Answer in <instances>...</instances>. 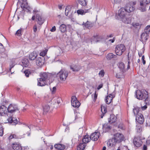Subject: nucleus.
I'll use <instances>...</instances> for the list:
<instances>
[{
	"label": "nucleus",
	"instance_id": "nucleus-1",
	"mask_svg": "<svg viewBox=\"0 0 150 150\" xmlns=\"http://www.w3.org/2000/svg\"><path fill=\"white\" fill-rule=\"evenodd\" d=\"M130 4L126 5L125 8H121L118 11V15L121 18L127 16V12L130 13L134 10V8L132 6H130Z\"/></svg>",
	"mask_w": 150,
	"mask_h": 150
},
{
	"label": "nucleus",
	"instance_id": "nucleus-2",
	"mask_svg": "<svg viewBox=\"0 0 150 150\" xmlns=\"http://www.w3.org/2000/svg\"><path fill=\"white\" fill-rule=\"evenodd\" d=\"M48 75L46 73H43L41 74L40 78L38 79V85L41 86H45L47 84L46 80Z\"/></svg>",
	"mask_w": 150,
	"mask_h": 150
},
{
	"label": "nucleus",
	"instance_id": "nucleus-3",
	"mask_svg": "<svg viewBox=\"0 0 150 150\" xmlns=\"http://www.w3.org/2000/svg\"><path fill=\"white\" fill-rule=\"evenodd\" d=\"M136 97L139 100L145 99L148 97V93L146 91L143 90L141 91L139 90H137L136 92Z\"/></svg>",
	"mask_w": 150,
	"mask_h": 150
},
{
	"label": "nucleus",
	"instance_id": "nucleus-4",
	"mask_svg": "<svg viewBox=\"0 0 150 150\" xmlns=\"http://www.w3.org/2000/svg\"><path fill=\"white\" fill-rule=\"evenodd\" d=\"M126 48L123 44H120L117 45L115 48V52L117 55H121L125 51Z\"/></svg>",
	"mask_w": 150,
	"mask_h": 150
},
{
	"label": "nucleus",
	"instance_id": "nucleus-5",
	"mask_svg": "<svg viewBox=\"0 0 150 150\" xmlns=\"http://www.w3.org/2000/svg\"><path fill=\"white\" fill-rule=\"evenodd\" d=\"M140 6L139 10L142 12L146 11V5L150 3V0H138Z\"/></svg>",
	"mask_w": 150,
	"mask_h": 150
},
{
	"label": "nucleus",
	"instance_id": "nucleus-6",
	"mask_svg": "<svg viewBox=\"0 0 150 150\" xmlns=\"http://www.w3.org/2000/svg\"><path fill=\"white\" fill-rule=\"evenodd\" d=\"M125 137L121 133H117L114 134L113 140L115 142L120 143L123 141Z\"/></svg>",
	"mask_w": 150,
	"mask_h": 150
},
{
	"label": "nucleus",
	"instance_id": "nucleus-7",
	"mask_svg": "<svg viewBox=\"0 0 150 150\" xmlns=\"http://www.w3.org/2000/svg\"><path fill=\"white\" fill-rule=\"evenodd\" d=\"M57 74L59 76L61 80L64 81L68 76V73L67 71L62 69Z\"/></svg>",
	"mask_w": 150,
	"mask_h": 150
},
{
	"label": "nucleus",
	"instance_id": "nucleus-8",
	"mask_svg": "<svg viewBox=\"0 0 150 150\" xmlns=\"http://www.w3.org/2000/svg\"><path fill=\"white\" fill-rule=\"evenodd\" d=\"M71 104L74 107H79L80 105V103L77 100L76 97L75 96H72L71 100Z\"/></svg>",
	"mask_w": 150,
	"mask_h": 150
},
{
	"label": "nucleus",
	"instance_id": "nucleus-9",
	"mask_svg": "<svg viewBox=\"0 0 150 150\" xmlns=\"http://www.w3.org/2000/svg\"><path fill=\"white\" fill-rule=\"evenodd\" d=\"M44 62L45 58L44 57H38L36 59V64L39 67H41L44 64Z\"/></svg>",
	"mask_w": 150,
	"mask_h": 150
},
{
	"label": "nucleus",
	"instance_id": "nucleus-10",
	"mask_svg": "<svg viewBox=\"0 0 150 150\" xmlns=\"http://www.w3.org/2000/svg\"><path fill=\"white\" fill-rule=\"evenodd\" d=\"M36 18L37 20V23L39 25H42L44 22V19L42 17L41 14L39 13L36 14Z\"/></svg>",
	"mask_w": 150,
	"mask_h": 150
},
{
	"label": "nucleus",
	"instance_id": "nucleus-11",
	"mask_svg": "<svg viewBox=\"0 0 150 150\" xmlns=\"http://www.w3.org/2000/svg\"><path fill=\"white\" fill-rule=\"evenodd\" d=\"M136 120L139 124H142L144 121L143 116L141 113L139 114L136 115Z\"/></svg>",
	"mask_w": 150,
	"mask_h": 150
},
{
	"label": "nucleus",
	"instance_id": "nucleus-12",
	"mask_svg": "<svg viewBox=\"0 0 150 150\" xmlns=\"http://www.w3.org/2000/svg\"><path fill=\"white\" fill-rule=\"evenodd\" d=\"M7 107L2 105L0 107V115L1 116H5L7 114Z\"/></svg>",
	"mask_w": 150,
	"mask_h": 150
},
{
	"label": "nucleus",
	"instance_id": "nucleus-13",
	"mask_svg": "<svg viewBox=\"0 0 150 150\" xmlns=\"http://www.w3.org/2000/svg\"><path fill=\"white\" fill-rule=\"evenodd\" d=\"M7 110L8 112L12 113L18 110V109L16 105L10 104L8 107Z\"/></svg>",
	"mask_w": 150,
	"mask_h": 150
},
{
	"label": "nucleus",
	"instance_id": "nucleus-14",
	"mask_svg": "<svg viewBox=\"0 0 150 150\" xmlns=\"http://www.w3.org/2000/svg\"><path fill=\"white\" fill-rule=\"evenodd\" d=\"M100 133L99 132H95L93 133L90 136L91 139L94 141H97L99 138Z\"/></svg>",
	"mask_w": 150,
	"mask_h": 150
},
{
	"label": "nucleus",
	"instance_id": "nucleus-15",
	"mask_svg": "<svg viewBox=\"0 0 150 150\" xmlns=\"http://www.w3.org/2000/svg\"><path fill=\"white\" fill-rule=\"evenodd\" d=\"M70 68L73 71H78L81 68V67L78 65L72 64L70 66Z\"/></svg>",
	"mask_w": 150,
	"mask_h": 150
},
{
	"label": "nucleus",
	"instance_id": "nucleus-16",
	"mask_svg": "<svg viewBox=\"0 0 150 150\" xmlns=\"http://www.w3.org/2000/svg\"><path fill=\"white\" fill-rule=\"evenodd\" d=\"M12 148L15 150H22V148L21 145L15 142L12 144Z\"/></svg>",
	"mask_w": 150,
	"mask_h": 150
},
{
	"label": "nucleus",
	"instance_id": "nucleus-17",
	"mask_svg": "<svg viewBox=\"0 0 150 150\" xmlns=\"http://www.w3.org/2000/svg\"><path fill=\"white\" fill-rule=\"evenodd\" d=\"M117 119V117L114 115H111L110 117L108 119V122L112 124L115 122Z\"/></svg>",
	"mask_w": 150,
	"mask_h": 150
},
{
	"label": "nucleus",
	"instance_id": "nucleus-18",
	"mask_svg": "<svg viewBox=\"0 0 150 150\" xmlns=\"http://www.w3.org/2000/svg\"><path fill=\"white\" fill-rule=\"evenodd\" d=\"M127 16L121 18L122 21L126 24H129L131 22V19L130 17H127Z\"/></svg>",
	"mask_w": 150,
	"mask_h": 150
},
{
	"label": "nucleus",
	"instance_id": "nucleus-19",
	"mask_svg": "<svg viewBox=\"0 0 150 150\" xmlns=\"http://www.w3.org/2000/svg\"><path fill=\"white\" fill-rule=\"evenodd\" d=\"M149 38V35L148 34L146 33L143 32L141 35V39L142 41H146Z\"/></svg>",
	"mask_w": 150,
	"mask_h": 150
},
{
	"label": "nucleus",
	"instance_id": "nucleus-20",
	"mask_svg": "<svg viewBox=\"0 0 150 150\" xmlns=\"http://www.w3.org/2000/svg\"><path fill=\"white\" fill-rule=\"evenodd\" d=\"M133 143L135 146L137 147H139L142 145V142L140 140H138L136 138H135L134 139Z\"/></svg>",
	"mask_w": 150,
	"mask_h": 150
},
{
	"label": "nucleus",
	"instance_id": "nucleus-21",
	"mask_svg": "<svg viewBox=\"0 0 150 150\" xmlns=\"http://www.w3.org/2000/svg\"><path fill=\"white\" fill-rule=\"evenodd\" d=\"M8 120L9 122L13 123V125H15L17 123V119L14 117H10L8 119Z\"/></svg>",
	"mask_w": 150,
	"mask_h": 150
},
{
	"label": "nucleus",
	"instance_id": "nucleus-22",
	"mask_svg": "<svg viewBox=\"0 0 150 150\" xmlns=\"http://www.w3.org/2000/svg\"><path fill=\"white\" fill-rule=\"evenodd\" d=\"M112 99V95L110 94L106 97L105 102L108 104H110L111 102Z\"/></svg>",
	"mask_w": 150,
	"mask_h": 150
},
{
	"label": "nucleus",
	"instance_id": "nucleus-23",
	"mask_svg": "<svg viewBox=\"0 0 150 150\" xmlns=\"http://www.w3.org/2000/svg\"><path fill=\"white\" fill-rule=\"evenodd\" d=\"M91 140L90 136L88 135H86L84 136L83 138L82 142L86 144L90 142Z\"/></svg>",
	"mask_w": 150,
	"mask_h": 150
},
{
	"label": "nucleus",
	"instance_id": "nucleus-24",
	"mask_svg": "<svg viewBox=\"0 0 150 150\" xmlns=\"http://www.w3.org/2000/svg\"><path fill=\"white\" fill-rule=\"evenodd\" d=\"M37 55V54L36 53L33 52L29 55V59L31 60H33L35 59H36Z\"/></svg>",
	"mask_w": 150,
	"mask_h": 150
},
{
	"label": "nucleus",
	"instance_id": "nucleus-25",
	"mask_svg": "<svg viewBox=\"0 0 150 150\" xmlns=\"http://www.w3.org/2000/svg\"><path fill=\"white\" fill-rule=\"evenodd\" d=\"M54 147L55 149L60 150H63L65 148V146L64 145L60 144L55 145Z\"/></svg>",
	"mask_w": 150,
	"mask_h": 150
},
{
	"label": "nucleus",
	"instance_id": "nucleus-26",
	"mask_svg": "<svg viewBox=\"0 0 150 150\" xmlns=\"http://www.w3.org/2000/svg\"><path fill=\"white\" fill-rule=\"evenodd\" d=\"M140 110H141L140 108L137 106L134 107L133 109V112L135 116L141 113L139 112Z\"/></svg>",
	"mask_w": 150,
	"mask_h": 150
},
{
	"label": "nucleus",
	"instance_id": "nucleus-27",
	"mask_svg": "<svg viewBox=\"0 0 150 150\" xmlns=\"http://www.w3.org/2000/svg\"><path fill=\"white\" fill-rule=\"evenodd\" d=\"M83 26L86 28L88 29L91 28L93 26V24L90 22L87 21L85 23L83 24Z\"/></svg>",
	"mask_w": 150,
	"mask_h": 150
},
{
	"label": "nucleus",
	"instance_id": "nucleus-28",
	"mask_svg": "<svg viewBox=\"0 0 150 150\" xmlns=\"http://www.w3.org/2000/svg\"><path fill=\"white\" fill-rule=\"evenodd\" d=\"M86 144L84 143L83 142L80 143L77 146V149L78 150H83L86 146Z\"/></svg>",
	"mask_w": 150,
	"mask_h": 150
},
{
	"label": "nucleus",
	"instance_id": "nucleus-29",
	"mask_svg": "<svg viewBox=\"0 0 150 150\" xmlns=\"http://www.w3.org/2000/svg\"><path fill=\"white\" fill-rule=\"evenodd\" d=\"M88 12V10H85V11L82 9H80L77 10V13L78 14L81 15H84L86 13Z\"/></svg>",
	"mask_w": 150,
	"mask_h": 150
},
{
	"label": "nucleus",
	"instance_id": "nucleus-30",
	"mask_svg": "<svg viewBox=\"0 0 150 150\" xmlns=\"http://www.w3.org/2000/svg\"><path fill=\"white\" fill-rule=\"evenodd\" d=\"M60 31L62 33H64L66 31V26L64 24H62L59 27Z\"/></svg>",
	"mask_w": 150,
	"mask_h": 150
},
{
	"label": "nucleus",
	"instance_id": "nucleus-31",
	"mask_svg": "<svg viewBox=\"0 0 150 150\" xmlns=\"http://www.w3.org/2000/svg\"><path fill=\"white\" fill-rule=\"evenodd\" d=\"M62 101L61 98L60 97H55L54 98L53 100V101L54 103H57L58 104H59L61 103Z\"/></svg>",
	"mask_w": 150,
	"mask_h": 150
},
{
	"label": "nucleus",
	"instance_id": "nucleus-32",
	"mask_svg": "<svg viewBox=\"0 0 150 150\" xmlns=\"http://www.w3.org/2000/svg\"><path fill=\"white\" fill-rule=\"evenodd\" d=\"M142 24L138 23H134L132 24L133 26L136 28L139 29L141 28Z\"/></svg>",
	"mask_w": 150,
	"mask_h": 150
},
{
	"label": "nucleus",
	"instance_id": "nucleus-33",
	"mask_svg": "<svg viewBox=\"0 0 150 150\" xmlns=\"http://www.w3.org/2000/svg\"><path fill=\"white\" fill-rule=\"evenodd\" d=\"M116 56V55H114L112 53H109L107 54L106 57L107 60H110L114 57V56Z\"/></svg>",
	"mask_w": 150,
	"mask_h": 150
},
{
	"label": "nucleus",
	"instance_id": "nucleus-34",
	"mask_svg": "<svg viewBox=\"0 0 150 150\" xmlns=\"http://www.w3.org/2000/svg\"><path fill=\"white\" fill-rule=\"evenodd\" d=\"M118 67L121 71L124 72L125 71V65L123 63H120L119 64Z\"/></svg>",
	"mask_w": 150,
	"mask_h": 150
},
{
	"label": "nucleus",
	"instance_id": "nucleus-35",
	"mask_svg": "<svg viewBox=\"0 0 150 150\" xmlns=\"http://www.w3.org/2000/svg\"><path fill=\"white\" fill-rule=\"evenodd\" d=\"M43 110L44 112H47L50 109L49 106L47 105H45L43 106Z\"/></svg>",
	"mask_w": 150,
	"mask_h": 150
},
{
	"label": "nucleus",
	"instance_id": "nucleus-36",
	"mask_svg": "<svg viewBox=\"0 0 150 150\" xmlns=\"http://www.w3.org/2000/svg\"><path fill=\"white\" fill-rule=\"evenodd\" d=\"M22 63L23 66L26 67L28 66L29 61L28 59H25L23 60Z\"/></svg>",
	"mask_w": 150,
	"mask_h": 150
},
{
	"label": "nucleus",
	"instance_id": "nucleus-37",
	"mask_svg": "<svg viewBox=\"0 0 150 150\" xmlns=\"http://www.w3.org/2000/svg\"><path fill=\"white\" fill-rule=\"evenodd\" d=\"M123 72L122 71H121V72L118 73L116 74V77L117 78H123L124 77V74L123 72Z\"/></svg>",
	"mask_w": 150,
	"mask_h": 150
},
{
	"label": "nucleus",
	"instance_id": "nucleus-38",
	"mask_svg": "<svg viewBox=\"0 0 150 150\" xmlns=\"http://www.w3.org/2000/svg\"><path fill=\"white\" fill-rule=\"evenodd\" d=\"M113 141H114L113 139H110L107 142V145L108 146L111 147L115 144V143L112 142Z\"/></svg>",
	"mask_w": 150,
	"mask_h": 150
},
{
	"label": "nucleus",
	"instance_id": "nucleus-39",
	"mask_svg": "<svg viewBox=\"0 0 150 150\" xmlns=\"http://www.w3.org/2000/svg\"><path fill=\"white\" fill-rule=\"evenodd\" d=\"M79 3L82 6H85L86 5L87 3L86 0H78Z\"/></svg>",
	"mask_w": 150,
	"mask_h": 150
},
{
	"label": "nucleus",
	"instance_id": "nucleus-40",
	"mask_svg": "<svg viewBox=\"0 0 150 150\" xmlns=\"http://www.w3.org/2000/svg\"><path fill=\"white\" fill-rule=\"evenodd\" d=\"M103 129L104 130H105L106 131H107L110 129V127L106 124H105L103 125Z\"/></svg>",
	"mask_w": 150,
	"mask_h": 150
},
{
	"label": "nucleus",
	"instance_id": "nucleus-41",
	"mask_svg": "<svg viewBox=\"0 0 150 150\" xmlns=\"http://www.w3.org/2000/svg\"><path fill=\"white\" fill-rule=\"evenodd\" d=\"M18 136H17L15 134H11L9 137L8 139L11 140L13 139H18Z\"/></svg>",
	"mask_w": 150,
	"mask_h": 150
},
{
	"label": "nucleus",
	"instance_id": "nucleus-42",
	"mask_svg": "<svg viewBox=\"0 0 150 150\" xmlns=\"http://www.w3.org/2000/svg\"><path fill=\"white\" fill-rule=\"evenodd\" d=\"M71 10V7L69 6H67L65 10V14L67 16L68 15L69 12Z\"/></svg>",
	"mask_w": 150,
	"mask_h": 150
},
{
	"label": "nucleus",
	"instance_id": "nucleus-43",
	"mask_svg": "<svg viewBox=\"0 0 150 150\" xmlns=\"http://www.w3.org/2000/svg\"><path fill=\"white\" fill-rule=\"evenodd\" d=\"M144 32L148 34H150V25L146 27L144 29Z\"/></svg>",
	"mask_w": 150,
	"mask_h": 150
},
{
	"label": "nucleus",
	"instance_id": "nucleus-44",
	"mask_svg": "<svg viewBox=\"0 0 150 150\" xmlns=\"http://www.w3.org/2000/svg\"><path fill=\"white\" fill-rule=\"evenodd\" d=\"M25 130H27V134H28V136H29L30 135V127H29V126H26L25 127Z\"/></svg>",
	"mask_w": 150,
	"mask_h": 150
},
{
	"label": "nucleus",
	"instance_id": "nucleus-45",
	"mask_svg": "<svg viewBox=\"0 0 150 150\" xmlns=\"http://www.w3.org/2000/svg\"><path fill=\"white\" fill-rule=\"evenodd\" d=\"M101 111L102 113L105 114L107 112V109L104 106H102L101 107Z\"/></svg>",
	"mask_w": 150,
	"mask_h": 150
},
{
	"label": "nucleus",
	"instance_id": "nucleus-46",
	"mask_svg": "<svg viewBox=\"0 0 150 150\" xmlns=\"http://www.w3.org/2000/svg\"><path fill=\"white\" fill-rule=\"evenodd\" d=\"M47 51V50H45L42 51L40 53V55L42 56V57H43L46 54Z\"/></svg>",
	"mask_w": 150,
	"mask_h": 150
},
{
	"label": "nucleus",
	"instance_id": "nucleus-47",
	"mask_svg": "<svg viewBox=\"0 0 150 150\" xmlns=\"http://www.w3.org/2000/svg\"><path fill=\"white\" fill-rule=\"evenodd\" d=\"M98 74L100 77H103L104 76L105 74V72L104 70H101L100 71Z\"/></svg>",
	"mask_w": 150,
	"mask_h": 150
},
{
	"label": "nucleus",
	"instance_id": "nucleus-48",
	"mask_svg": "<svg viewBox=\"0 0 150 150\" xmlns=\"http://www.w3.org/2000/svg\"><path fill=\"white\" fill-rule=\"evenodd\" d=\"M145 102L146 104L150 105V97H148V96L147 98H145Z\"/></svg>",
	"mask_w": 150,
	"mask_h": 150
},
{
	"label": "nucleus",
	"instance_id": "nucleus-49",
	"mask_svg": "<svg viewBox=\"0 0 150 150\" xmlns=\"http://www.w3.org/2000/svg\"><path fill=\"white\" fill-rule=\"evenodd\" d=\"M24 73L25 74V76L27 77H28L29 76V75L30 74V71L28 70H26L24 71Z\"/></svg>",
	"mask_w": 150,
	"mask_h": 150
},
{
	"label": "nucleus",
	"instance_id": "nucleus-50",
	"mask_svg": "<svg viewBox=\"0 0 150 150\" xmlns=\"http://www.w3.org/2000/svg\"><path fill=\"white\" fill-rule=\"evenodd\" d=\"M15 35L18 36H20L21 35V30L20 29L18 30L15 33Z\"/></svg>",
	"mask_w": 150,
	"mask_h": 150
},
{
	"label": "nucleus",
	"instance_id": "nucleus-51",
	"mask_svg": "<svg viewBox=\"0 0 150 150\" xmlns=\"http://www.w3.org/2000/svg\"><path fill=\"white\" fill-rule=\"evenodd\" d=\"M118 128L122 129H125L124 125L123 124L121 123L119 124L118 126Z\"/></svg>",
	"mask_w": 150,
	"mask_h": 150
},
{
	"label": "nucleus",
	"instance_id": "nucleus-52",
	"mask_svg": "<svg viewBox=\"0 0 150 150\" xmlns=\"http://www.w3.org/2000/svg\"><path fill=\"white\" fill-rule=\"evenodd\" d=\"M4 133V129L2 127H0V136H2Z\"/></svg>",
	"mask_w": 150,
	"mask_h": 150
},
{
	"label": "nucleus",
	"instance_id": "nucleus-53",
	"mask_svg": "<svg viewBox=\"0 0 150 150\" xmlns=\"http://www.w3.org/2000/svg\"><path fill=\"white\" fill-rule=\"evenodd\" d=\"M98 96V93H96V91H95V93H94V98L93 100L94 102H95L97 99Z\"/></svg>",
	"mask_w": 150,
	"mask_h": 150
},
{
	"label": "nucleus",
	"instance_id": "nucleus-54",
	"mask_svg": "<svg viewBox=\"0 0 150 150\" xmlns=\"http://www.w3.org/2000/svg\"><path fill=\"white\" fill-rule=\"evenodd\" d=\"M136 4V1H134L133 2H129V3H127L126 4V5H127V4H130V6H132V7H134L133 6H131V5L133 4V5H135Z\"/></svg>",
	"mask_w": 150,
	"mask_h": 150
},
{
	"label": "nucleus",
	"instance_id": "nucleus-55",
	"mask_svg": "<svg viewBox=\"0 0 150 150\" xmlns=\"http://www.w3.org/2000/svg\"><path fill=\"white\" fill-rule=\"evenodd\" d=\"M37 30V26L36 25H35L33 26V31L34 32H35Z\"/></svg>",
	"mask_w": 150,
	"mask_h": 150
},
{
	"label": "nucleus",
	"instance_id": "nucleus-56",
	"mask_svg": "<svg viewBox=\"0 0 150 150\" xmlns=\"http://www.w3.org/2000/svg\"><path fill=\"white\" fill-rule=\"evenodd\" d=\"M56 27L55 26H54L52 28L50 29V31L51 32H54L56 30Z\"/></svg>",
	"mask_w": 150,
	"mask_h": 150
},
{
	"label": "nucleus",
	"instance_id": "nucleus-57",
	"mask_svg": "<svg viewBox=\"0 0 150 150\" xmlns=\"http://www.w3.org/2000/svg\"><path fill=\"white\" fill-rule=\"evenodd\" d=\"M56 90V88L55 87L53 88L52 90L51 91L52 93H54Z\"/></svg>",
	"mask_w": 150,
	"mask_h": 150
},
{
	"label": "nucleus",
	"instance_id": "nucleus-58",
	"mask_svg": "<svg viewBox=\"0 0 150 150\" xmlns=\"http://www.w3.org/2000/svg\"><path fill=\"white\" fill-rule=\"evenodd\" d=\"M121 1V0H114V2L116 4H119Z\"/></svg>",
	"mask_w": 150,
	"mask_h": 150
},
{
	"label": "nucleus",
	"instance_id": "nucleus-59",
	"mask_svg": "<svg viewBox=\"0 0 150 150\" xmlns=\"http://www.w3.org/2000/svg\"><path fill=\"white\" fill-rule=\"evenodd\" d=\"M147 108V106L146 105H145L143 106H142V109L144 110L146 109Z\"/></svg>",
	"mask_w": 150,
	"mask_h": 150
},
{
	"label": "nucleus",
	"instance_id": "nucleus-60",
	"mask_svg": "<svg viewBox=\"0 0 150 150\" xmlns=\"http://www.w3.org/2000/svg\"><path fill=\"white\" fill-rule=\"evenodd\" d=\"M147 146L145 145H144L143 146L142 150H147Z\"/></svg>",
	"mask_w": 150,
	"mask_h": 150
},
{
	"label": "nucleus",
	"instance_id": "nucleus-61",
	"mask_svg": "<svg viewBox=\"0 0 150 150\" xmlns=\"http://www.w3.org/2000/svg\"><path fill=\"white\" fill-rule=\"evenodd\" d=\"M103 85L102 84H100L99 85L98 88H97V89L98 90H99L101 88H102L103 87Z\"/></svg>",
	"mask_w": 150,
	"mask_h": 150
},
{
	"label": "nucleus",
	"instance_id": "nucleus-62",
	"mask_svg": "<svg viewBox=\"0 0 150 150\" xmlns=\"http://www.w3.org/2000/svg\"><path fill=\"white\" fill-rule=\"evenodd\" d=\"M137 129L138 132H141L142 130L141 128L140 127H138L137 128Z\"/></svg>",
	"mask_w": 150,
	"mask_h": 150
},
{
	"label": "nucleus",
	"instance_id": "nucleus-63",
	"mask_svg": "<svg viewBox=\"0 0 150 150\" xmlns=\"http://www.w3.org/2000/svg\"><path fill=\"white\" fill-rule=\"evenodd\" d=\"M33 12L35 14H37L39 13H38L40 12V11L39 10L38 11L36 9H34L33 10Z\"/></svg>",
	"mask_w": 150,
	"mask_h": 150
},
{
	"label": "nucleus",
	"instance_id": "nucleus-64",
	"mask_svg": "<svg viewBox=\"0 0 150 150\" xmlns=\"http://www.w3.org/2000/svg\"><path fill=\"white\" fill-rule=\"evenodd\" d=\"M146 143L147 145H149L150 144V140H147L146 142Z\"/></svg>",
	"mask_w": 150,
	"mask_h": 150
}]
</instances>
